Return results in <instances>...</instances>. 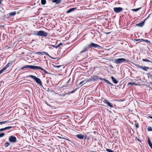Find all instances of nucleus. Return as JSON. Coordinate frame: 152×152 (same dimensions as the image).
<instances>
[{"label":"nucleus","mask_w":152,"mask_h":152,"mask_svg":"<svg viewBox=\"0 0 152 152\" xmlns=\"http://www.w3.org/2000/svg\"><path fill=\"white\" fill-rule=\"evenodd\" d=\"M27 77H31L37 83L39 84L40 85H42V83L41 80L39 78L37 77H36L33 75H30L27 76L26 78Z\"/></svg>","instance_id":"obj_1"},{"label":"nucleus","mask_w":152,"mask_h":152,"mask_svg":"<svg viewBox=\"0 0 152 152\" xmlns=\"http://www.w3.org/2000/svg\"><path fill=\"white\" fill-rule=\"evenodd\" d=\"M48 33L45 32L43 30H41L37 32L36 35L38 36H43L44 37H46L48 35Z\"/></svg>","instance_id":"obj_2"},{"label":"nucleus","mask_w":152,"mask_h":152,"mask_svg":"<svg viewBox=\"0 0 152 152\" xmlns=\"http://www.w3.org/2000/svg\"><path fill=\"white\" fill-rule=\"evenodd\" d=\"M88 47L89 48H90L91 47L97 48L98 49H100L102 48V47L99 45L93 42H92L89 44H88Z\"/></svg>","instance_id":"obj_3"},{"label":"nucleus","mask_w":152,"mask_h":152,"mask_svg":"<svg viewBox=\"0 0 152 152\" xmlns=\"http://www.w3.org/2000/svg\"><path fill=\"white\" fill-rule=\"evenodd\" d=\"M126 61V59L124 58H119L115 60L114 62L116 64L122 63Z\"/></svg>","instance_id":"obj_4"},{"label":"nucleus","mask_w":152,"mask_h":152,"mask_svg":"<svg viewBox=\"0 0 152 152\" xmlns=\"http://www.w3.org/2000/svg\"><path fill=\"white\" fill-rule=\"evenodd\" d=\"M9 140L10 142L15 143L17 142V138L15 136L11 135L9 137Z\"/></svg>","instance_id":"obj_5"},{"label":"nucleus","mask_w":152,"mask_h":152,"mask_svg":"<svg viewBox=\"0 0 152 152\" xmlns=\"http://www.w3.org/2000/svg\"><path fill=\"white\" fill-rule=\"evenodd\" d=\"M28 68L34 70H38V69H41V67L30 65H28Z\"/></svg>","instance_id":"obj_6"},{"label":"nucleus","mask_w":152,"mask_h":152,"mask_svg":"<svg viewBox=\"0 0 152 152\" xmlns=\"http://www.w3.org/2000/svg\"><path fill=\"white\" fill-rule=\"evenodd\" d=\"M102 100L104 103L105 104L111 107H113V106L111 104V103L105 99H102Z\"/></svg>","instance_id":"obj_7"},{"label":"nucleus","mask_w":152,"mask_h":152,"mask_svg":"<svg viewBox=\"0 0 152 152\" xmlns=\"http://www.w3.org/2000/svg\"><path fill=\"white\" fill-rule=\"evenodd\" d=\"M113 9L114 12L116 13H120L123 10L121 7H114Z\"/></svg>","instance_id":"obj_8"},{"label":"nucleus","mask_w":152,"mask_h":152,"mask_svg":"<svg viewBox=\"0 0 152 152\" xmlns=\"http://www.w3.org/2000/svg\"><path fill=\"white\" fill-rule=\"evenodd\" d=\"M36 54L39 55H45L46 56H49V57H51L49 56V55L46 52L43 51V52H38L36 53Z\"/></svg>","instance_id":"obj_9"},{"label":"nucleus","mask_w":152,"mask_h":152,"mask_svg":"<svg viewBox=\"0 0 152 152\" xmlns=\"http://www.w3.org/2000/svg\"><path fill=\"white\" fill-rule=\"evenodd\" d=\"M88 45H87L86 46H85L83 48V50L80 52V53L81 54L83 52H85L87 51L89 48L88 47Z\"/></svg>","instance_id":"obj_10"},{"label":"nucleus","mask_w":152,"mask_h":152,"mask_svg":"<svg viewBox=\"0 0 152 152\" xmlns=\"http://www.w3.org/2000/svg\"><path fill=\"white\" fill-rule=\"evenodd\" d=\"M145 21H143L139 23H138L135 26H137L140 27H142L144 24Z\"/></svg>","instance_id":"obj_11"},{"label":"nucleus","mask_w":152,"mask_h":152,"mask_svg":"<svg viewBox=\"0 0 152 152\" xmlns=\"http://www.w3.org/2000/svg\"><path fill=\"white\" fill-rule=\"evenodd\" d=\"M91 77L92 80L93 81L97 80L98 79V76L96 75H94L93 76H91Z\"/></svg>","instance_id":"obj_12"},{"label":"nucleus","mask_w":152,"mask_h":152,"mask_svg":"<svg viewBox=\"0 0 152 152\" xmlns=\"http://www.w3.org/2000/svg\"><path fill=\"white\" fill-rule=\"evenodd\" d=\"M76 136L78 138L80 139H83L84 137V136L81 134H77Z\"/></svg>","instance_id":"obj_13"},{"label":"nucleus","mask_w":152,"mask_h":152,"mask_svg":"<svg viewBox=\"0 0 152 152\" xmlns=\"http://www.w3.org/2000/svg\"><path fill=\"white\" fill-rule=\"evenodd\" d=\"M111 79L113 81L114 83L115 84H117L118 81L116 80V79L113 76H111Z\"/></svg>","instance_id":"obj_14"},{"label":"nucleus","mask_w":152,"mask_h":152,"mask_svg":"<svg viewBox=\"0 0 152 152\" xmlns=\"http://www.w3.org/2000/svg\"><path fill=\"white\" fill-rule=\"evenodd\" d=\"M51 1L53 3H56V4H58L60 3L61 0H52Z\"/></svg>","instance_id":"obj_15"},{"label":"nucleus","mask_w":152,"mask_h":152,"mask_svg":"<svg viewBox=\"0 0 152 152\" xmlns=\"http://www.w3.org/2000/svg\"><path fill=\"white\" fill-rule=\"evenodd\" d=\"M75 9H76L75 8H71L69 10L67 11L66 13H69L72 12V11H74L75 10Z\"/></svg>","instance_id":"obj_16"},{"label":"nucleus","mask_w":152,"mask_h":152,"mask_svg":"<svg viewBox=\"0 0 152 152\" xmlns=\"http://www.w3.org/2000/svg\"><path fill=\"white\" fill-rule=\"evenodd\" d=\"M149 68L148 67H146L145 66H142V69L145 71H147V69H149Z\"/></svg>","instance_id":"obj_17"},{"label":"nucleus","mask_w":152,"mask_h":152,"mask_svg":"<svg viewBox=\"0 0 152 152\" xmlns=\"http://www.w3.org/2000/svg\"><path fill=\"white\" fill-rule=\"evenodd\" d=\"M148 143L150 147L152 149V143L151 142L150 140L149 139H148Z\"/></svg>","instance_id":"obj_18"},{"label":"nucleus","mask_w":152,"mask_h":152,"mask_svg":"<svg viewBox=\"0 0 152 152\" xmlns=\"http://www.w3.org/2000/svg\"><path fill=\"white\" fill-rule=\"evenodd\" d=\"M142 60L144 61H146V62H151V63H152V60L151 59L150 60L147 59H142Z\"/></svg>","instance_id":"obj_19"},{"label":"nucleus","mask_w":152,"mask_h":152,"mask_svg":"<svg viewBox=\"0 0 152 152\" xmlns=\"http://www.w3.org/2000/svg\"><path fill=\"white\" fill-rule=\"evenodd\" d=\"M7 68L5 66L3 69H2L0 71V75Z\"/></svg>","instance_id":"obj_20"},{"label":"nucleus","mask_w":152,"mask_h":152,"mask_svg":"<svg viewBox=\"0 0 152 152\" xmlns=\"http://www.w3.org/2000/svg\"><path fill=\"white\" fill-rule=\"evenodd\" d=\"M46 0H41V3L42 5H45L46 3Z\"/></svg>","instance_id":"obj_21"},{"label":"nucleus","mask_w":152,"mask_h":152,"mask_svg":"<svg viewBox=\"0 0 152 152\" xmlns=\"http://www.w3.org/2000/svg\"><path fill=\"white\" fill-rule=\"evenodd\" d=\"M107 59H106V58H101V61H102V62H107Z\"/></svg>","instance_id":"obj_22"},{"label":"nucleus","mask_w":152,"mask_h":152,"mask_svg":"<svg viewBox=\"0 0 152 152\" xmlns=\"http://www.w3.org/2000/svg\"><path fill=\"white\" fill-rule=\"evenodd\" d=\"M41 69H38V70H42V71H43L44 72L46 73V74H50V73H48V72H47L45 70L43 69L42 68V67H41Z\"/></svg>","instance_id":"obj_23"},{"label":"nucleus","mask_w":152,"mask_h":152,"mask_svg":"<svg viewBox=\"0 0 152 152\" xmlns=\"http://www.w3.org/2000/svg\"><path fill=\"white\" fill-rule=\"evenodd\" d=\"M147 74L148 77L152 79V73H148Z\"/></svg>","instance_id":"obj_24"},{"label":"nucleus","mask_w":152,"mask_h":152,"mask_svg":"<svg viewBox=\"0 0 152 152\" xmlns=\"http://www.w3.org/2000/svg\"><path fill=\"white\" fill-rule=\"evenodd\" d=\"M10 143L9 142H6L5 145H4V146L6 148L8 147L10 145Z\"/></svg>","instance_id":"obj_25"},{"label":"nucleus","mask_w":152,"mask_h":152,"mask_svg":"<svg viewBox=\"0 0 152 152\" xmlns=\"http://www.w3.org/2000/svg\"><path fill=\"white\" fill-rule=\"evenodd\" d=\"M135 126L136 128H139V126L138 124L136 122V121H135Z\"/></svg>","instance_id":"obj_26"},{"label":"nucleus","mask_w":152,"mask_h":152,"mask_svg":"<svg viewBox=\"0 0 152 152\" xmlns=\"http://www.w3.org/2000/svg\"><path fill=\"white\" fill-rule=\"evenodd\" d=\"M16 14L15 12H12L10 13V16H12Z\"/></svg>","instance_id":"obj_27"},{"label":"nucleus","mask_w":152,"mask_h":152,"mask_svg":"<svg viewBox=\"0 0 152 152\" xmlns=\"http://www.w3.org/2000/svg\"><path fill=\"white\" fill-rule=\"evenodd\" d=\"M26 59H25V60L26 61L28 62L29 63L31 62V61L29 60V59L28 58H26Z\"/></svg>","instance_id":"obj_28"},{"label":"nucleus","mask_w":152,"mask_h":152,"mask_svg":"<svg viewBox=\"0 0 152 152\" xmlns=\"http://www.w3.org/2000/svg\"><path fill=\"white\" fill-rule=\"evenodd\" d=\"M140 9V8L135 9H133L132 10L133 11H134L135 12H136L138 11Z\"/></svg>","instance_id":"obj_29"},{"label":"nucleus","mask_w":152,"mask_h":152,"mask_svg":"<svg viewBox=\"0 0 152 152\" xmlns=\"http://www.w3.org/2000/svg\"><path fill=\"white\" fill-rule=\"evenodd\" d=\"M76 90H77V89L76 88V89H75V90H74L71 91L70 92L66 93V94H72V93H74V92H75V91Z\"/></svg>","instance_id":"obj_30"},{"label":"nucleus","mask_w":152,"mask_h":152,"mask_svg":"<svg viewBox=\"0 0 152 152\" xmlns=\"http://www.w3.org/2000/svg\"><path fill=\"white\" fill-rule=\"evenodd\" d=\"M147 130L149 131H152V127L151 126H148V127Z\"/></svg>","instance_id":"obj_31"},{"label":"nucleus","mask_w":152,"mask_h":152,"mask_svg":"<svg viewBox=\"0 0 152 152\" xmlns=\"http://www.w3.org/2000/svg\"><path fill=\"white\" fill-rule=\"evenodd\" d=\"M11 65H10V64L9 63H8L5 66V67L7 69L8 67H9V66H11Z\"/></svg>","instance_id":"obj_32"},{"label":"nucleus","mask_w":152,"mask_h":152,"mask_svg":"<svg viewBox=\"0 0 152 152\" xmlns=\"http://www.w3.org/2000/svg\"><path fill=\"white\" fill-rule=\"evenodd\" d=\"M11 65H10V64L9 63H8L5 66V67L7 69L8 67H9V66H11Z\"/></svg>","instance_id":"obj_33"},{"label":"nucleus","mask_w":152,"mask_h":152,"mask_svg":"<svg viewBox=\"0 0 152 152\" xmlns=\"http://www.w3.org/2000/svg\"><path fill=\"white\" fill-rule=\"evenodd\" d=\"M5 134V133H2L0 134V137H3Z\"/></svg>","instance_id":"obj_34"},{"label":"nucleus","mask_w":152,"mask_h":152,"mask_svg":"<svg viewBox=\"0 0 152 152\" xmlns=\"http://www.w3.org/2000/svg\"><path fill=\"white\" fill-rule=\"evenodd\" d=\"M12 126H8V127H6L5 128V130H6L7 129H11V128H12Z\"/></svg>","instance_id":"obj_35"},{"label":"nucleus","mask_w":152,"mask_h":152,"mask_svg":"<svg viewBox=\"0 0 152 152\" xmlns=\"http://www.w3.org/2000/svg\"><path fill=\"white\" fill-rule=\"evenodd\" d=\"M7 121L0 122V124H3L7 123Z\"/></svg>","instance_id":"obj_36"},{"label":"nucleus","mask_w":152,"mask_h":152,"mask_svg":"<svg viewBox=\"0 0 152 152\" xmlns=\"http://www.w3.org/2000/svg\"><path fill=\"white\" fill-rule=\"evenodd\" d=\"M106 83H108L109 84L110 86H113V85L111 83H110L108 80H106Z\"/></svg>","instance_id":"obj_37"},{"label":"nucleus","mask_w":152,"mask_h":152,"mask_svg":"<svg viewBox=\"0 0 152 152\" xmlns=\"http://www.w3.org/2000/svg\"><path fill=\"white\" fill-rule=\"evenodd\" d=\"M106 151L108 152H114L112 151L108 148H106Z\"/></svg>","instance_id":"obj_38"},{"label":"nucleus","mask_w":152,"mask_h":152,"mask_svg":"<svg viewBox=\"0 0 152 152\" xmlns=\"http://www.w3.org/2000/svg\"><path fill=\"white\" fill-rule=\"evenodd\" d=\"M92 79L91 77L90 78L88 79L87 80V81L86 82H91V81H92Z\"/></svg>","instance_id":"obj_39"},{"label":"nucleus","mask_w":152,"mask_h":152,"mask_svg":"<svg viewBox=\"0 0 152 152\" xmlns=\"http://www.w3.org/2000/svg\"><path fill=\"white\" fill-rule=\"evenodd\" d=\"M135 65L137 67H139L141 69H142V67L139 65Z\"/></svg>","instance_id":"obj_40"},{"label":"nucleus","mask_w":152,"mask_h":152,"mask_svg":"<svg viewBox=\"0 0 152 152\" xmlns=\"http://www.w3.org/2000/svg\"><path fill=\"white\" fill-rule=\"evenodd\" d=\"M61 66L60 65H58V66H56V65H54V66L55 67H57V68H59Z\"/></svg>","instance_id":"obj_41"},{"label":"nucleus","mask_w":152,"mask_h":152,"mask_svg":"<svg viewBox=\"0 0 152 152\" xmlns=\"http://www.w3.org/2000/svg\"><path fill=\"white\" fill-rule=\"evenodd\" d=\"M4 130H5V128H1L0 129V132L4 131Z\"/></svg>","instance_id":"obj_42"},{"label":"nucleus","mask_w":152,"mask_h":152,"mask_svg":"<svg viewBox=\"0 0 152 152\" xmlns=\"http://www.w3.org/2000/svg\"><path fill=\"white\" fill-rule=\"evenodd\" d=\"M133 84V83L129 82L128 83V85H132Z\"/></svg>","instance_id":"obj_43"},{"label":"nucleus","mask_w":152,"mask_h":152,"mask_svg":"<svg viewBox=\"0 0 152 152\" xmlns=\"http://www.w3.org/2000/svg\"><path fill=\"white\" fill-rule=\"evenodd\" d=\"M13 62V61H10L8 63H9L10 64V65H12Z\"/></svg>","instance_id":"obj_44"},{"label":"nucleus","mask_w":152,"mask_h":152,"mask_svg":"<svg viewBox=\"0 0 152 152\" xmlns=\"http://www.w3.org/2000/svg\"><path fill=\"white\" fill-rule=\"evenodd\" d=\"M63 44L62 43H60L58 45L59 47H60Z\"/></svg>","instance_id":"obj_45"},{"label":"nucleus","mask_w":152,"mask_h":152,"mask_svg":"<svg viewBox=\"0 0 152 152\" xmlns=\"http://www.w3.org/2000/svg\"><path fill=\"white\" fill-rule=\"evenodd\" d=\"M84 82V81H83L80 82V83H79V85H81L82 84H83Z\"/></svg>","instance_id":"obj_46"},{"label":"nucleus","mask_w":152,"mask_h":152,"mask_svg":"<svg viewBox=\"0 0 152 152\" xmlns=\"http://www.w3.org/2000/svg\"><path fill=\"white\" fill-rule=\"evenodd\" d=\"M134 41H138L140 40V39H134Z\"/></svg>","instance_id":"obj_47"},{"label":"nucleus","mask_w":152,"mask_h":152,"mask_svg":"<svg viewBox=\"0 0 152 152\" xmlns=\"http://www.w3.org/2000/svg\"><path fill=\"white\" fill-rule=\"evenodd\" d=\"M101 80H103L104 81H105V82H106V80H106V79H105L104 78H103V79H101Z\"/></svg>","instance_id":"obj_48"},{"label":"nucleus","mask_w":152,"mask_h":152,"mask_svg":"<svg viewBox=\"0 0 152 152\" xmlns=\"http://www.w3.org/2000/svg\"><path fill=\"white\" fill-rule=\"evenodd\" d=\"M83 136H84V137L85 139H86L87 137V136L86 135H83Z\"/></svg>","instance_id":"obj_49"},{"label":"nucleus","mask_w":152,"mask_h":152,"mask_svg":"<svg viewBox=\"0 0 152 152\" xmlns=\"http://www.w3.org/2000/svg\"><path fill=\"white\" fill-rule=\"evenodd\" d=\"M148 117L149 118H150L151 119H152V115L151 116V115H149V116H148Z\"/></svg>","instance_id":"obj_50"},{"label":"nucleus","mask_w":152,"mask_h":152,"mask_svg":"<svg viewBox=\"0 0 152 152\" xmlns=\"http://www.w3.org/2000/svg\"><path fill=\"white\" fill-rule=\"evenodd\" d=\"M145 42H149V40H145Z\"/></svg>","instance_id":"obj_51"},{"label":"nucleus","mask_w":152,"mask_h":152,"mask_svg":"<svg viewBox=\"0 0 152 152\" xmlns=\"http://www.w3.org/2000/svg\"><path fill=\"white\" fill-rule=\"evenodd\" d=\"M24 68H28V65H26L24 66Z\"/></svg>","instance_id":"obj_52"},{"label":"nucleus","mask_w":152,"mask_h":152,"mask_svg":"<svg viewBox=\"0 0 152 152\" xmlns=\"http://www.w3.org/2000/svg\"><path fill=\"white\" fill-rule=\"evenodd\" d=\"M66 94H62V95H61V96H64Z\"/></svg>","instance_id":"obj_53"},{"label":"nucleus","mask_w":152,"mask_h":152,"mask_svg":"<svg viewBox=\"0 0 152 152\" xmlns=\"http://www.w3.org/2000/svg\"><path fill=\"white\" fill-rule=\"evenodd\" d=\"M59 46H58V45H56V46H55V48H57L58 47H59Z\"/></svg>","instance_id":"obj_54"},{"label":"nucleus","mask_w":152,"mask_h":152,"mask_svg":"<svg viewBox=\"0 0 152 152\" xmlns=\"http://www.w3.org/2000/svg\"><path fill=\"white\" fill-rule=\"evenodd\" d=\"M133 84L135 85H137V83H133Z\"/></svg>","instance_id":"obj_55"},{"label":"nucleus","mask_w":152,"mask_h":152,"mask_svg":"<svg viewBox=\"0 0 152 152\" xmlns=\"http://www.w3.org/2000/svg\"><path fill=\"white\" fill-rule=\"evenodd\" d=\"M24 69V66L22 67L21 69L22 70V69Z\"/></svg>","instance_id":"obj_56"},{"label":"nucleus","mask_w":152,"mask_h":152,"mask_svg":"<svg viewBox=\"0 0 152 152\" xmlns=\"http://www.w3.org/2000/svg\"><path fill=\"white\" fill-rule=\"evenodd\" d=\"M140 41H145V40L143 39H140Z\"/></svg>","instance_id":"obj_57"},{"label":"nucleus","mask_w":152,"mask_h":152,"mask_svg":"<svg viewBox=\"0 0 152 152\" xmlns=\"http://www.w3.org/2000/svg\"><path fill=\"white\" fill-rule=\"evenodd\" d=\"M53 58V59H56L58 58H53H53Z\"/></svg>","instance_id":"obj_58"},{"label":"nucleus","mask_w":152,"mask_h":152,"mask_svg":"<svg viewBox=\"0 0 152 152\" xmlns=\"http://www.w3.org/2000/svg\"><path fill=\"white\" fill-rule=\"evenodd\" d=\"M2 1V0H0V5L1 4V2Z\"/></svg>","instance_id":"obj_59"},{"label":"nucleus","mask_w":152,"mask_h":152,"mask_svg":"<svg viewBox=\"0 0 152 152\" xmlns=\"http://www.w3.org/2000/svg\"><path fill=\"white\" fill-rule=\"evenodd\" d=\"M70 80V79H69V80L68 81V82H67V83H68L69 82Z\"/></svg>","instance_id":"obj_60"},{"label":"nucleus","mask_w":152,"mask_h":152,"mask_svg":"<svg viewBox=\"0 0 152 152\" xmlns=\"http://www.w3.org/2000/svg\"><path fill=\"white\" fill-rule=\"evenodd\" d=\"M110 67H111V68H113V66L112 65H111L110 66Z\"/></svg>","instance_id":"obj_61"},{"label":"nucleus","mask_w":152,"mask_h":152,"mask_svg":"<svg viewBox=\"0 0 152 152\" xmlns=\"http://www.w3.org/2000/svg\"><path fill=\"white\" fill-rule=\"evenodd\" d=\"M53 47H54V48H55V45H52Z\"/></svg>","instance_id":"obj_62"},{"label":"nucleus","mask_w":152,"mask_h":152,"mask_svg":"<svg viewBox=\"0 0 152 152\" xmlns=\"http://www.w3.org/2000/svg\"><path fill=\"white\" fill-rule=\"evenodd\" d=\"M110 33H105L106 34H109Z\"/></svg>","instance_id":"obj_63"},{"label":"nucleus","mask_w":152,"mask_h":152,"mask_svg":"<svg viewBox=\"0 0 152 152\" xmlns=\"http://www.w3.org/2000/svg\"><path fill=\"white\" fill-rule=\"evenodd\" d=\"M99 79L100 80H101V79H102V78H101L99 77Z\"/></svg>","instance_id":"obj_64"}]
</instances>
